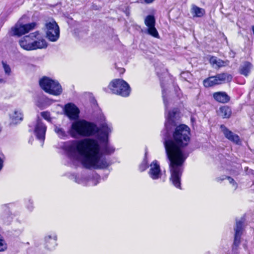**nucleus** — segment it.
Listing matches in <instances>:
<instances>
[{
    "label": "nucleus",
    "mask_w": 254,
    "mask_h": 254,
    "mask_svg": "<svg viewBox=\"0 0 254 254\" xmlns=\"http://www.w3.org/2000/svg\"><path fill=\"white\" fill-rule=\"evenodd\" d=\"M112 132V127L106 122L100 125V131L97 134L102 142L100 146L97 141L91 138L74 140L67 143L64 149L69 158L73 161H80L87 169H106L111 163L103 154L110 155L115 151L114 147L108 143V135Z\"/></svg>",
    "instance_id": "1"
},
{
    "label": "nucleus",
    "mask_w": 254,
    "mask_h": 254,
    "mask_svg": "<svg viewBox=\"0 0 254 254\" xmlns=\"http://www.w3.org/2000/svg\"><path fill=\"white\" fill-rule=\"evenodd\" d=\"M164 140L171 173L170 181L175 187L181 189V178L184 171V163L188 156L183 148L188 145L190 140V128L184 124L177 126L172 137L166 136Z\"/></svg>",
    "instance_id": "2"
},
{
    "label": "nucleus",
    "mask_w": 254,
    "mask_h": 254,
    "mask_svg": "<svg viewBox=\"0 0 254 254\" xmlns=\"http://www.w3.org/2000/svg\"><path fill=\"white\" fill-rule=\"evenodd\" d=\"M100 131V126L84 120H79L73 122L68 130V133L73 138L88 137L97 135Z\"/></svg>",
    "instance_id": "3"
},
{
    "label": "nucleus",
    "mask_w": 254,
    "mask_h": 254,
    "mask_svg": "<svg viewBox=\"0 0 254 254\" xmlns=\"http://www.w3.org/2000/svg\"><path fill=\"white\" fill-rule=\"evenodd\" d=\"M39 85L41 88L46 93L53 95H60L63 91L61 85L57 81L46 76H44L40 79Z\"/></svg>",
    "instance_id": "4"
},
{
    "label": "nucleus",
    "mask_w": 254,
    "mask_h": 254,
    "mask_svg": "<svg viewBox=\"0 0 254 254\" xmlns=\"http://www.w3.org/2000/svg\"><path fill=\"white\" fill-rule=\"evenodd\" d=\"M112 93L123 97H127L130 93L129 84L123 79H116L112 80L108 86Z\"/></svg>",
    "instance_id": "5"
},
{
    "label": "nucleus",
    "mask_w": 254,
    "mask_h": 254,
    "mask_svg": "<svg viewBox=\"0 0 254 254\" xmlns=\"http://www.w3.org/2000/svg\"><path fill=\"white\" fill-rule=\"evenodd\" d=\"M45 27L47 39L51 42L57 41L60 37V28L57 22L51 19L46 21Z\"/></svg>",
    "instance_id": "6"
},
{
    "label": "nucleus",
    "mask_w": 254,
    "mask_h": 254,
    "mask_svg": "<svg viewBox=\"0 0 254 254\" xmlns=\"http://www.w3.org/2000/svg\"><path fill=\"white\" fill-rule=\"evenodd\" d=\"M36 25V23L35 22L22 24L18 22L14 27L11 28V31L13 33L12 35L14 36H20L34 29Z\"/></svg>",
    "instance_id": "7"
},
{
    "label": "nucleus",
    "mask_w": 254,
    "mask_h": 254,
    "mask_svg": "<svg viewBox=\"0 0 254 254\" xmlns=\"http://www.w3.org/2000/svg\"><path fill=\"white\" fill-rule=\"evenodd\" d=\"M144 23L145 25L148 27V34L154 37L158 38L159 34L155 27V19L154 16L152 15H147L145 18Z\"/></svg>",
    "instance_id": "8"
},
{
    "label": "nucleus",
    "mask_w": 254,
    "mask_h": 254,
    "mask_svg": "<svg viewBox=\"0 0 254 254\" xmlns=\"http://www.w3.org/2000/svg\"><path fill=\"white\" fill-rule=\"evenodd\" d=\"M46 129V126L42 122L41 120L38 119L35 127L34 133L37 138L42 142V145L45 140Z\"/></svg>",
    "instance_id": "9"
},
{
    "label": "nucleus",
    "mask_w": 254,
    "mask_h": 254,
    "mask_svg": "<svg viewBox=\"0 0 254 254\" xmlns=\"http://www.w3.org/2000/svg\"><path fill=\"white\" fill-rule=\"evenodd\" d=\"M39 34V32L36 31L34 33L30 34L28 36L23 37L19 41L20 47L25 50L31 51L32 42L31 41V40H33L34 38H36L37 36Z\"/></svg>",
    "instance_id": "10"
},
{
    "label": "nucleus",
    "mask_w": 254,
    "mask_h": 254,
    "mask_svg": "<svg viewBox=\"0 0 254 254\" xmlns=\"http://www.w3.org/2000/svg\"><path fill=\"white\" fill-rule=\"evenodd\" d=\"M65 114L70 120L77 119L79 117V110L74 104L69 103L65 106Z\"/></svg>",
    "instance_id": "11"
},
{
    "label": "nucleus",
    "mask_w": 254,
    "mask_h": 254,
    "mask_svg": "<svg viewBox=\"0 0 254 254\" xmlns=\"http://www.w3.org/2000/svg\"><path fill=\"white\" fill-rule=\"evenodd\" d=\"M148 174L151 178L153 180H157L160 178L162 175L160 165L157 161H153L150 165Z\"/></svg>",
    "instance_id": "12"
},
{
    "label": "nucleus",
    "mask_w": 254,
    "mask_h": 254,
    "mask_svg": "<svg viewBox=\"0 0 254 254\" xmlns=\"http://www.w3.org/2000/svg\"><path fill=\"white\" fill-rule=\"evenodd\" d=\"M222 131L226 138L236 144H239L240 141L239 136L229 130L225 126H220Z\"/></svg>",
    "instance_id": "13"
},
{
    "label": "nucleus",
    "mask_w": 254,
    "mask_h": 254,
    "mask_svg": "<svg viewBox=\"0 0 254 254\" xmlns=\"http://www.w3.org/2000/svg\"><path fill=\"white\" fill-rule=\"evenodd\" d=\"M9 204H3L1 206V209L3 213L1 216L2 219L5 222L8 223L13 219V216L10 212L9 209Z\"/></svg>",
    "instance_id": "14"
},
{
    "label": "nucleus",
    "mask_w": 254,
    "mask_h": 254,
    "mask_svg": "<svg viewBox=\"0 0 254 254\" xmlns=\"http://www.w3.org/2000/svg\"><path fill=\"white\" fill-rule=\"evenodd\" d=\"M213 97L217 102L222 103H228L230 98L225 92H216L213 94Z\"/></svg>",
    "instance_id": "15"
},
{
    "label": "nucleus",
    "mask_w": 254,
    "mask_h": 254,
    "mask_svg": "<svg viewBox=\"0 0 254 254\" xmlns=\"http://www.w3.org/2000/svg\"><path fill=\"white\" fill-rule=\"evenodd\" d=\"M218 84L223 82H230L232 79V76L228 73H221L215 75Z\"/></svg>",
    "instance_id": "16"
},
{
    "label": "nucleus",
    "mask_w": 254,
    "mask_h": 254,
    "mask_svg": "<svg viewBox=\"0 0 254 254\" xmlns=\"http://www.w3.org/2000/svg\"><path fill=\"white\" fill-rule=\"evenodd\" d=\"M252 67V65L250 63L245 62L240 65L239 68V73L245 76H247L251 71Z\"/></svg>",
    "instance_id": "17"
},
{
    "label": "nucleus",
    "mask_w": 254,
    "mask_h": 254,
    "mask_svg": "<svg viewBox=\"0 0 254 254\" xmlns=\"http://www.w3.org/2000/svg\"><path fill=\"white\" fill-rule=\"evenodd\" d=\"M177 112V110L176 109H173L172 111H169L167 116L166 117L167 122L165 123V127L166 129V133L168 134L169 126L173 124L174 123V119L175 116Z\"/></svg>",
    "instance_id": "18"
},
{
    "label": "nucleus",
    "mask_w": 254,
    "mask_h": 254,
    "mask_svg": "<svg viewBox=\"0 0 254 254\" xmlns=\"http://www.w3.org/2000/svg\"><path fill=\"white\" fill-rule=\"evenodd\" d=\"M45 239L46 244V247L48 249L52 250L56 246V241L57 240V237L56 235H54L53 237L51 235H48L45 237Z\"/></svg>",
    "instance_id": "19"
},
{
    "label": "nucleus",
    "mask_w": 254,
    "mask_h": 254,
    "mask_svg": "<svg viewBox=\"0 0 254 254\" xmlns=\"http://www.w3.org/2000/svg\"><path fill=\"white\" fill-rule=\"evenodd\" d=\"M47 47V43L44 39H38L32 42V50L38 49L46 48Z\"/></svg>",
    "instance_id": "20"
},
{
    "label": "nucleus",
    "mask_w": 254,
    "mask_h": 254,
    "mask_svg": "<svg viewBox=\"0 0 254 254\" xmlns=\"http://www.w3.org/2000/svg\"><path fill=\"white\" fill-rule=\"evenodd\" d=\"M219 114L223 118H229L231 115V110L228 106H224L220 108Z\"/></svg>",
    "instance_id": "21"
},
{
    "label": "nucleus",
    "mask_w": 254,
    "mask_h": 254,
    "mask_svg": "<svg viewBox=\"0 0 254 254\" xmlns=\"http://www.w3.org/2000/svg\"><path fill=\"white\" fill-rule=\"evenodd\" d=\"M10 118L13 124H17L23 119V115L19 111H15L12 114L10 115Z\"/></svg>",
    "instance_id": "22"
},
{
    "label": "nucleus",
    "mask_w": 254,
    "mask_h": 254,
    "mask_svg": "<svg viewBox=\"0 0 254 254\" xmlns=\"http://www.w3.org/2000/svg\"><path fill=\"white\" fill-rule=\"evenodd\" d=\"M245 222V219L241 218L240 220L236 219V226L234 228L235 234H242L243 224Z\"/></svg>",
    "instance_id": "23"
},
{
    "label": "nucleus",
    "mask_w": 254,
    "mask_h": 254,
    "mask_svg": "<svg viewBox=\"0 0 254 254\" xmlns=\"http://www.w3.org/2000/svg\"><path fill=\"white\" fill-rule=\"evenodd\" d=\"M215 76L209 77L203 80V85L206 87H211L218 84Z\"/></svg>",
    "instance_id": "24"
},
{
    "label": "nucleus",
    "mask_w": 254,
    "mask_h": 254,
    "mask_svg": "<svg viewBox=\"0 0 254 254\" xmlns=\"http://www.w3.org/2000/svg\"><path fill=\"white\" fill-rule=\"evenodd\" d=\"M54 130L58 136L61 138L64 139L67 137L68 136L65 130L60 127L55 126Z\"/></svg>",
    "instance_id": "25"
},
{
    "label": "nucleus",
    "mask_w": 254,
    "mask_h": 254,
    "mask_svg": "<svg viewBox=\"0 0 254 254\" xmlns=\"http://www.w3.org/2000/svg\"><path fill=\"white\" fill-rule=\"evenodd\" d=\"M192 11L194 14V15L196 17H201L204 13V9L195 5L192 6Z\"/></svg>",
    "instance_id": "26"
},
{
    "label": "nucleus",
    "mask_w": 254,
    "mask_h": 254,
    "mask_svg": "<svg viewBox=\"0 0 254 254\" xmlns=\"http://www.w3.org/2000/svg\"><path fill=\"white\" fill-rule=\"evenodd\" d=\"M74 181L78 184H85L87 182V177L83 175L72 176Z\"/></svg>",
    "instance_id": "27"
},
{
    "label": "nucleus",
    "mask_w": 254,
    "mask_h": 254,
    "mask_svg": "<svg viewBox=\"0 0 254 254\" xmlns=\"http://www.w3.org/2000/svg\"><path fill=\"white\" fill-rule=\"evenodd\" d=\"M242 235L235 234V237L233 243V248H236L240 243L241 236Z\"/></svg>",
    "instance_id": "28"
},
{
    "label": "nucleus",
    "mask_w": 254,
    "mask_h": 254,
    "mask_svg": "<svg viewBox=\"0 0 254 254\" xmlns=\"http://www.w3.org/2000/svg\"><path fill=\"white\" fill-rule=\"evenodd\" d=\"M2 65L5 73L8 75L10 74L11 72V69L9 66L6 64L4 63V62H2Z\"/></svg>",
    "instance_id": "29"
},
{
    "label": "nucleus",
    "mask_w": 254,
    "mask_h": 254,
    "mask_svg": "<svg viewBox=\"0 0 254 254\" xmlns=\"http://www.w3.org/2000/svg\"><path fill=\"white\" fill-rule=\"evenodd\" d=\"M41 115L42 117L45 120L50 121L51 120L50 114L48 112H41Z\"/></svg>",
    "instance_id": "30"
},
{
    "label": "nucleus",
    "mask_w": 254,
    "mask_h": 254,
    "mask_svg": "<svg viewBox=\"0 0 254 254\" xmlns=\"http://www.w3.org/2000/svg\"><path fill=\"white\" fill-rule=\"evenodd\" d=\"M181 76L182 78L187 80L188 78H190L191 77V74L189 72H183L181 73Z\"/></svg>",
    "instance_id": "31"
},
{
    "label": "nucleus",
    "mask_w": 254,
    "mask_h": 254,
    "mask_svg": "<svg viewBox=\"0 0 254 254\" xmlns=\"http://www.w3.org/2000/svg\"><path fill=\"white\" fill-rule=\"evenodd\" d=\"M27 208L30 211H31L33 209V202L30 200H29L27 204Z\"/></svg>",
    "instance_id": "32"
},
{
    "label": "nucleus",
    "mask_w": 254,
    "mask_h": 254,
    "mask_svg": "<svg viewBox=\"0 0 254 254\" xmlns=\"http://www.w3.org/2000/svg\"><path fill=\"white\" fill-rule=\"evenodd\" d=\"M227 179L229 180L230 183L233 184L235 188H236L237 184L235 183L234 180L230 177H228Z\"/></svg>",
    "instance_id": "33"
},
{
    "label": "nucleus",
    "mask_w": 254,
    "mask_h": 254,
    "mask_svg": "<svg viewBox=\"0 0 254 254\" xmlns=\"http://www.w3.org/2000/svg\"><path fill=\"white\" fill-rule=\"evenodd\" d=\"M218 67H221L224 65V62L221 60H218L217 63L216 64Z\"/></svg>",
    "instance_id": "34"
},
{
    "label": "nucleus",
    "mask_w": 254,
    "mask_h": 254,
    "mask_svg": "<svg viewBox=\"0 0 254 254\" xmlns=\"http://www.w3.org/2000/svg\"><path fill=\"white\" fill-rule=\"evenodd\" d=\"M4 157L0 156V171L2 169L3 166Z\"/></svg>",
    "instance_id": "35"
},
{
    "label": "nucleus",
    "mask_w": 254,
    "mask_h": 254,
    "mask_svg": "<svg viewBox=\"0 0 254 254\" xmlns=\"http://www.w3.org/2000/svg\"><path fill=\"white\" fill-rule=\"evenodd\" d=\"M217 61H218V60L216 58H215V57H212L210 59V63L213 64H216V63H217Z\"/></svg>",
    "instance_id": "36"
},
{
    "label": "nucleus",
    "mask_w": 254,
    "mask_h": 254,
    "mask_svg": "<svg viewBox=\"0 0 254 254\" xmlns=\"http://www.w3.org/2000/svg\"><path fill=\"white\" fill-rule=\"evenodd\" d=\"M162 96H163V101H164V105H165V108L166 109H167V101H166V99L165 97V95H164V90H163L162 91Z\"/></svg>",
    "instance_id": "37"
},
{
    "label": "nucleus",
    "mask_w": 254,
    "mask_h": 254,
    "mask_svg": "<svg viewBox=\"0 0 254 254\" xmlns=\"http://www.w3.org/2000/svg\"><path fill=\"white\" fill-rule=\"evenodd\" d=\"M154 0H144V1L146 3H151Z\"/></svg>",
    "instance_id": "38"
},
{
    "label": "nucleus",
    "mask_w": 254,
    "mask_h": 254,
    "mask_svg": "<svg viewBox=\"0 0 254 254\" xmlns=\"http://www.w3.org/2000/svg\"><path fill=\"white\" fill-rule=\"evenodd\" d=\"M4 82L3 79L0 78V84Z\"/></svg>",
    "instance_id": "39"
},
{
    "label": "nucleus",
    "mask_w": 254,
    "mask_h": 254,
    "mask_svg": "<svg viewBox=\"0 0 254 254\" xmlns=\"http://www.w3.org/2000/svg\"><path fill=\"white\" fill-rule=\"evenodd\" d=\"M146 166H145L143 169H141V168H140L141 171H144V170L146 169Z\"/></svg>",
    "instance_id": "40"
},
{
    "label": "nucleus",
    "mask_w": 254,
    "mask_h": 254,
    "mask_svg": "<svg viewBox=\"0 0 254 254\" xmlns=\"http://www.w3.org/2000/svg\"><path fill=\"white\" fill-rule=\"evenodd\" d=\"M217 181H219L220 180H223V179H220V178H217Z\"/></svg>",
    "instance_id": "41"
}]
</instances>
